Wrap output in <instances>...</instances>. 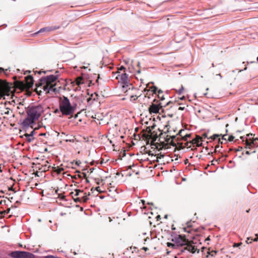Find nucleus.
Listing matches in <instances>:
<instances>
[{"label":"nucleus","instance_id":"obj_5","mask_svg":"<svg viewBox=\"0 0 258 258\" xmlns=\"http://www.w3.org/2000/svg\"><path fill=\"white\" fill-rule=\"evenodd\" d=\"M9 255L13 258H35L33 253L24 251H12Z\"/></svg>","mask_w":258,"mask_h":258},{"label":"nucleus","instance_id":"obj_51","mask_svg":"<svg viewBox=\"0 0 258 258\" xmlns=\"http://www.w3.org/2000/svg\"><path fill=\"white\" fill-rule=\"evenodd\" d=\"M184 98H185V97H184V96H182V97H181L180 98V100H183Z\"/></svg>","mask_w":258,"mask_h":258},{"label":"nucleus","instance_id":"obj_15","mask_svg":"<svg viewBox=\"0 0 258 258\" xmlns=\"http://www.w3.org/2000/svg\"><path fill=\"white\" fill-rule=\"evenodd\" d=\"M167 246L169 247H171L173 249H177L178 247L176 245V244L174 243H171V242H167Z\"/></svg>","mask_w":258,"mask_h":258},{"label":"nucleus","instance_id":"obj_29","mask_svg":"<svg viewBox=\"0 0 258 258\" xmlns=\"http://www.w3.org/2000/svg\"><path fill=\"white\" fill-rule=\"evenodd\" d=\"M183 90H184V88L182 86L181 88L178 90V94H180V95L181 94V93H182V91H183Z\"/></svg>","mask_w":258,"mask_h":258},{"label":"nucleus","instance_id":"obj_9","mask_svg":"<svg viewBox=\"0 0 258 258\" xmlns=\"http://www.w3.org/2000/svg\"><path fill=\"white\" fill-rule=\"evenodd\" d=\"M256 140H255V138H252L251 142L245 141V148L250 149L251 147H257L258 143Z\"/></svg>","mask_w":258,"mask_h":258},{"label":"nucleus","instance_id":"obj_52","mask_svg":"<svg viewBox=\"0 0 258 258\" xmlns=\"http://www.w3.org/2000/svg\"><path fill=\"white\" fill-rule=\"evenodd\" d=\"M0 70H1V71H5V70H4L3 68H0Z\"/></svg>","mask_w":258,"mask_h":258},{"label":"nucleus","instance_id":"obj_25","mask_svg":"<svg viewBox=\"0 0 258 258\" xmlns=\"http://www.w3.org/2000/svg\"><path fill=\"white\" fill-rule=\"evenodd\" d=\"M190 137V134H186L182 137V139L184 141H186L188 138Z\"/></svg>","mask_w":258,"mask_h":258},{"label":"nucleus","instance_id":"obj_57","mask_svg":"<svg viewBox=\"0 0 258 258\" xmlns=\"http://www.w3.org/2000/svg\"><path fill=\"white\" fill-rule=\"evenodd\" d=\"M140 62H138V67H140Z\"/></svg>","mask_w":258,"mask_h":258},{"label":"nucleus","instance_id":"obj_8","mask_svg":"<svg viewBox=\"0 0 258 258\" xmlns=\"http://www.w3.org/2000/svg\"><path fill=\"white\" fill-rule=\"evenodd\" d=\"M162 107L161 103L159 104H152L149 108V111L150 113H157Z\"/></svg>","mask_w":258,"mask_h":258},{"label":"nucleus","instance_id":"obj_11","mask_svg":"<svg viewBox=\"0 0 258 258\" xmlns=\"http://www.w3.org/2000/svg\"><path fill=\"white\" fill-rule=\"evenodd\" d=\"M26 86L28 88L32 87L34 83V80L32 76H28L25 77Z\"/></svg>","mask_w":258,"mask_h":258},{"label":"nucleus","instance_id":"obj_35","mask_svg":"<svg viewBox=\"0 0 258 258\" xmlns=\"http://www.w3.org/2000/svg\"><path fill=\"white\" fill-rule=\"evenodd\" d=\"M124 70H125V68L123 66H121L119 68H118L117 72H120V71Z\"/></svg>","mask_w":258,"mask_h":258},{"label":"nucleus","instance_id":"obj_21","mask_svg":"<svg viewBox=\"0 0 258 258\" xmlns=\"http://www.w3.org/2000/svg\"><path fill=\"white\" fill-rule=\"evenodd\" d=\"M34 132H35V131L33 130V131H32L30 133V134H26L25 135V136L26 137H33V135H34Z\"/></svg>","mask_w":258,"mask_h":258},{"label":"nucleus","instance_id":"obj_40","mask_svg":"<svg viewBox=\"0 0 258 258\" xmlns=\"http://www.w3.org/2000/svg\"><path fill=\"white\" fill-rule=\"evenodd\" d=\"M131 98L135 100L137 99V97H136V96H132Z\"/></svg>","mask_w":258,"mask_h":258},{"label":"nucleus","instance_id":"obj_28","mask_svg":"<svg viewBox=\"0 0 258 258\" xmlns=\"http://www.w3.org/2000/svg\"><path fill=\"white\" fill-rule=\"evenodd\" d=\"M234 139V136H232V135H231V136H230L229 137V138H228V140L229 142H231V141H233Z\"/></svg>","mask_w":258,"mask_h":258},{"label":"nucleus","instance_id":"obj_59","mask_svg":"<svg viewBox=\"0 0 258 258\" xmlns=\"http://www.w3.org/2000/svg\"><path fill=\"white\" fill-rule=\"evenodd\" d=\"M16 203H17V204H20V202H19V201H17L16 202Z\"/></svg>","mask_w":258,"mask_h":258},{"label":"nucleus","instance_id":"obj_24","mask_svg":"<svg viewBox=\"0 0 258 258\" xmlns=\"http://www.w3.org/2000/svg\"><path fill=\"white\" fill-rule=\"evenodd\" d=\"M62 170H63V169L62 168L57 167L55 171L58 174H59Z\"/></svg>","mask_w":258,"mask_h":258},{"label":"nucleus","instance_id":"obj_55","mask_svg":"<svg viewBox=\"0 0 258 258\" xmlns=\"http://www.w3.org/2000/svg\"><path fill=\"white\" fill-rule=\"evenodd\" d=\"M171 103L170 101L167 103L166 105H168Z\"/></svg>","mask_w":258,"mask_h":258},{"label":"nucleus","instance_id":"obj_1","mask_svg":"<svg viewBox=\"0 0 258 258\" xmlns=\"http://www.w3.org/2000/svg\"><path fill=\"white\" fill-rule=\"evenodd\" d=\"M43 111V108L41 105L29 107L26 111L27 116L22 122L23 126L28 127L33 124L36 120H38Z\"/></svg>","mask_w":258,"mask_h":258},{"label":"nucleus","instance_id":"obj_31","mask_svg":"<svg viewBox=\"0 0 258 258\" xmlns=\"http://www.w3.org/2000/svg\"><path fill=\"white\" fill-rule=\"evenodd\" d=\"M74 201L76 203L80 202L81 201V199L80 198H74Z\"/></svg>","mask_w":258,"mask_h":258},{"label":"nucleus","instance_id":"obj_46","mask_svg":"<svg viewBox=\"0 0 258 258\" xmlns=\"http://www.w3.org/2000/svg\"><path fill=\"white\" fill-rule=\"evenodd\" d=\"M225 136H226V135H223V136H222V140H226V139L224 138V137H225Z\"/></svg>","mask_w":258,"mask_h":258},{"label":"nucleus","instance_id":"obj_48","mask_svg":"<svg viewBox=\"0 0 258 258\" xmlns=\"http://www.w3.org/2000/svg\"><path fill=\"white\" fill-rule=\"evenodd\" d=\"M36 73H37L38 74H40L41 73V71H39V72H37V71H35V73L36 74Z\"/></svg>","mask_w":258,"mask_h":258},{"label":"nucleus","instance_id":"obj_45","mask_svg":"<svg viewBox=\"0 0 258 258\" xmlns=\"http://www.w3.org/2000/svg\"><path fill=\"white\" fill-rule=\"evenodd\" d=\"M5 114H10V112L9 110H8L7 111L5 112Z\"/></svg>","mask_w":258,"mask_h":258},{"label":"nucleus","instance_id":"obj_60","mask_svg":"<svg viewBox=\"0 0 258 258\" xmlns=\"http://www.w3.org/2000/svg\"><path fill=\"white\" fill-rule=\"evenodd\" d=\"M189 224V222L187 223V226L188 227H189L190 226V225Z\"/></svg>","mask_w":258,"mask_h":258},{"label":"nucleus","instance_id":"obj_6","mask_svg":"<svg viewBox=\"0 0 258 258\" xmlns=\"http://www.w3.org/2000/svg\"><path fill=\"white\" fill-rule=\"evenodd\" d=\"M171 241L174 242L178 248L187 245L188 243V239L185 238V236L182 235H178L176 236L173 237Z\"/></svg>","mask_w":258,"mask_h":258},{"label":"nucleus","instance_id":"obj_62","mask_svg":"<svg viewBox=\"0 0 258 258\" xmlns=\"http://www.w3.org/2000/svg\"><path fill=\"white\" fill-rule=\"evenodd\" d=\"M212 65V67H215V65H214V63H213Z\"/></svg>","mask_w":258,"mask_h":258},{"label":"nucleus","instance_id":"obj_36","mask_svg":"<svg viewBox=\"0 0 258 258\" xmlns=\"http://www.w3.org/2000/svg\"><path fill=\"white\" fill-rule=\"evenodd\" d=\"M241 244H242L241 243H234L233 246L234 247H237V246H239V245H241Z\"/></svg>","mask_w":258,"mask_h":258},{"label":"nucleus","instance_id":"obj_49","mask_svg":"<svg viewBox=\"0 0 258 258\" xmlns=\"http://www.w3.org/2000/svg\"><path fill=\"white\" fill-rule=\"evenodd\" d=\"M45 135H46L45 133H41L40 134V136H45Z\"/></svg>","mask_w":258,"mask_h":258},{"label":"nucleus","instance_id":"obj_39","mask_svg":"<svg viewBox=\"0 0 258 258\" xmlns=\"http://www.w3.org/2000/svg\"><path fill=\"white\" fill-rule=\"evenodd\" d=\"M158 95H160V94H162L163 93V91L161 89H159V90H158Z\"/></svg>","mask_w":258,"mask_h":258},{"label":"nucleus","instance_id":"obj_12","mask_svg":"<svg viewBox=\"0 0 258 258\" xmlns=\"http://www.w3.org/2000/svg\"><path fill=\"white\" fill-rule=\"evenodd\" d=\"M59 28V26H51V27H44V28L40 29L39 30V31L37 32V33H41V32H45V31L49 32V31L56 30V29H58Z\"/></svg>","mask_w":258,"mask_h":258},{"label":"nucleus","instance_id":"obj_47","mask_svg":"<svg viewBox=\"0 0 258 258\" xmlns=\"http://www.w3.org/2000/svg\"><path fill=\"white\" fill-rule=\"evenodd\" d=\"M178 109L179 110H183L184 109V107H179Z\"/></svg>","mask_w":258,"mask_h":258},{"label":"nucleus","instance_id":"obj_2","mask_svg":"<svg viewBox=\"0 0 258 258\" xmlns=\"http://www.w3.org/2000/svg\"><path fill=\"white\" fill-rule=\"evenodd\" d=\"M57 79L58 76L53 75L42 77L39 80V86H43V89L46 93L56 92L57 90L55 86Z\"/></svg>","mask_w":258,"mask_h":258},{"label":"nucleus","instance_id":"obj_54","mask_svg":"<svg viewBox=\"0 0 258 258\" xmlns=\"http://www.w3.org/2000/svg\"><path fill=\"white\" fill-rule=\"evenodd\" d=\"M137 73L140 74L141 73V70H138Z\"/></svg>","mask_w":258,"mask_h":258},{"label":"nucleus","instance_id":"obj_50","mask_svg":"<svg viewBox=\"0 0 258 258\" xmlns=\"http://www.w3.org/2000/svg\"><path fill=\"white\" fill-rule=\"evenodd\" d=\"M3 172V170L2 169V166H1V164H0V172Z\"/></svg>","mask_w":258,"mask_h":258},{"label":"nucleus","instance_id":"obj_20","mask_svg":"<svg viewBox=\"0 0 258 258\" xmlns=\"http://www.w3.org/2000/svg\"><path fill=\"white\" fill-rule=\"evenodd\" d=\"M10 210H11L9 208L7 210L1 211L0 213L1 215L8 214L10 212Z\"/></svg>","mask_w":258,"mask_h":258},{"label":"nucleus","instance_id":"obj_42","mask_svg":"<svg viewBox=\"0 0 258 258\" xmlns=\"http://www.w3.org/2000/svg\"><path fill=\"white\" fill-rule=\"evenodd\" d=\"M99 188H100L99 186H98V187H96V190H97L98 191L100 192Z\"/></svg>","mask_w":258,"mask_h":258},{"label":"nucleus","instance_id":"obj_18","mask_svg":"<svg viewBox=\"0 0 258 258\" xmlns=\"http://www.w3.org/2000/svg\"><path fill=\"white\" fill-rule=\"evenodd\" d=\"M208 254L211 255L212 256H215L217 254V251L212 250L210 252H208Z\"/></svg>","mask_w":258,"mask_h":258},{"label":"nucleus","instance_id":"obj_33","mask_svg":"<svg viewBox=\"0 0 258 258\" xmlns=\"http://www.w3.org/2000/svg\"><path fill=\"white\" fill-rule=\"evenodd\" d=\"M26 139L28 142H31L34 139V138L32 137H26Z\"/></svg>","mask_w":258,"mask_h":258},{"label":"nucleus","instance_id":"obj_41","mask_svg":"<svg viewBox=\"0 0 258 258\" xmlns=\"http://www.w3.org/2000/svg\"><path fill=\"white\" fill-rule=\"evenodd\" d=\"M71 194L72 195L73 198H74L75 196V192H72Z\"/></svg>","mask_w":258,"mask_h":258},{"label":"nucleus","instance_id":"obj_30","mask_svg":"<svg viewBox=\"0 0 258 258\" xmlns=\"http://www.w3.org/2000/svg\"><path fill=\"white\" fill-rule=\"evenodd\" d=\"M255 236H257V238H251V242L253 241H257L258 240V234H255Z\"/></svg>","mask_w":258,"mask_h":258},{"label":"nucleus","instance_id":"obj_19","mask_svg":"<svg viewBox=\"0 0 258 258\" xmlns=\"http://www.w3.org/2000/svg\"><path fill=\"white\" fill-rule=\"evenodd\" d=\"M83 191L80 190V189H76L75 190V196L77 197L79 195L80 192H82Z\"/></svg>","mask_w":258,"mask_h":258},{"label":"nucleus","instance_id":"obj_4","mask_svg":"<svg viewBox=\"0 0 258 258\" xmlns=\"http://www.w3.org/2000/svg\"><path fill=\"white\" fill-rule=\"evenodd\" d=\"M117 76L115 78L118 80V82L121 84H123L122 88L123 90L127 91V88L130 89V87H132V85L130 83L128 77V75L125 73L120 74V72H117L116 73Z\"/></svg>","mask_w":258,"mask_h":258},{"label":"nucleus","instance_id":"obj_16","mask_svg":"<svg viewBox=\"0 0 258 258\" xmlns=\"http://www.w3.org/2000/svg\"><path fill=\"white\" fill-rule=\"evenodd\" d=\"M157 90V88L156 86H152L150 88L149 90H147V89H145L144 90V91L146 92V91H151L153 93V94H156Z\"/></svg>","mask_w":258,"mask_h":258},{"label":"nucleus","instance_id":"obj_22","mask_svg":"<svg viewBox=\"0 0 258 258\" xmlns=\"http://www.w3.org/2000/svg\"><path fill=\"white\" fill-rule=\"evenodd\" d=\"M88 200V198L86 195L83 196L82 198V199H81V201H82L84 203L87 202V201Z\"/></svg>","mask_w":258,"mask_h":258},{"label":"nucleus","instance_id":"obj_17","mask_svg":"<svg viewBox=\"0 0 258 258\" xmlns=\"http://www.w3.org/2000/svg\"><path fill=\"white\" fill-rule=\"evenodd\" d=\"M82 78L81 77H78L76 80V84L78 86H80L81 84H83Z\"/></svg>","mask_w":258,"mask_h":258},{"label":"nucleus","instance_id":"obj_44","mask_svg":"<svg viewBox=\"0 0 258 258\" xmlns=\"http://www.w3.org/2000/svg\"><path fill=\"white\" fill-rule=\"evenodd\" d=\"M143 249H144L145 251H147L148 249L147 247H143Z\"/></svg>","mask_w":258,"mask_h":258},{"label":"nucleus","instance_id":"obj_27","mask_svg":"<svg viewBox=\"0 0 258 258\" xmlns=\"http://www.w3.org/2000/svg\"><path fill=\"white\" fill-rule=\"evenodd\" d=\"M9 91H7V92H6L4 93V95H3L2 97H0V99H1V98H2V97H3V96H4L6 94V93H7ZM6 104H6V102H5V104H3V103H0V105H3V106H4V107H6Z\"/></svg>","mask_w":258,"mask_h":258},{"label":"nucleus","instance_id":"obj_23","mask_svg":"<svg viewBox=\"0 0 258 258\" xmlns=\"http://www.w3.org/2000/svg\"><path fill=\"white\" fill-rule=\"evenodd\" d=\"M222 147L221 146H220L219 145H218L216 146L215 147V152H220V150L221 148H222Z\"/></svg>","mask_w":258,"mask_h":258},{"label":"nucleus","instance_id":"obj_14","mask_svg":"<svg viewBox=\"0 0 258 258\" xmlns=\"http://www.w3.org/2000/svg\"><path fill=\"white\" fill-rule=\"evenodd\" d=\"M254 135H253L252 134H248L246 135V140H244V137H240V139L242 140V142H245V141H248L249 142H251L252 140V138H253L252 137V136H253Z\"/></svg>","mask_w":258,"mask_h":258},{"label":"nucleus","instance_id":"obj_32","mask_svg":"<svg viewBox=\"0 0 258 258\" xmlns=\"http://www.w3.org/2000/svg\"><path fill=\"white\" fill-rule=\"evenodd\" d=\"M246 242L247 244L251 243V237H248V238H247V239H246Z\"/></svg>","mask_w":258,"mask_h":258},{"label":"nucleus","instance_id":"obj_53","mask_svg":"<svg viewBox=\"0 0 258 258\" xmlns=\"http://www.w3.org/2000/svg\"><path fill=\"white\" fill-rule=\"evenodd\" d=\"M167 217H168V215H166L164 216V218L167 219Z\"/></svg>","mask_w":258,"mask_h":258},{"label":"nucleus","instance_id":"obj_34","mask_svg":"<svg viewBox=\"0 0 258 258\" xmlns=\"http://www.w3.org/2000/svg\"><path fill=\"white\" fill-rule=\"evenodd\" d=\"M184 132V130H181L179 131V133H178V135H180V136H181V137L182 138L183 136H182V132Z\"/></svg>","mask_w":258,"mask_h":258},{"label":"nucleus","instance_id":"obj_13","mask_svg":"<svg viewBox=\"0 0 258 258\" xmlns=\"http://www.w3.org/2000/svg\"><path fill=\"white\" fill-rule=\"evenodd\" d=\"M201 141H202V138L197 136L196 138L192 139L189 143L192 144H196L198 147H200L202 145V143H200Z\"/></svg>","mask_w":258,"mask_h":258},{"label":"nucleus","instance_id":"obj_38","mask_svg":"<svg viewBox=\"0 0 258 258\" xmlns=\"http://www.w3.org/2000/svg\"><path fill=\"white\" fill-rule=\"evenodd\" d=\"M65 140L66 142H70L74 141L73 139H66Z\"/></svg>","mask_w":258,"mask_h":258},{"label":"nucleus","instance_id":"obj_43","mask_svg":"<svg viewBox=\"0 0 258 258\" xmlns=\"http://www.w3.org/2000/svg\"><path fill=\"white\" fill-rule=\"evenodd\" d=\"M245 154L247 155H249L250 154V152L248 151H247L245 152Z\"/></svg>","mask_w":258,"mask_h":258},{"label":"nucleus","instance_id":"obj_7","mask_svg":"<svg viewBox=\"0 0 258 258\" xmlns=\"http://www.w3.org/2000/svg\"><path fill=\"white\" fill-rule=\"evenodd\" d=\"M10 90V88L7 82L0 80V97L4 95V93Z\"/></svg>","mask_w":258,"mask_h":258},{"label":"nucleus","instance_id":"obj_3","mask_svg":"<svg viewBox=\"0 0 258 258\" xmlns=\"http://www.w3.org/2000/svg\"><path fill=\"white\" fill-rule=\"evenodd\" d=\"M77 104H71L67 97L63 96L59 98V108L60 112L64 115H72L75 112Z\"/></svg>","mask_w":258,"mask_h":258},{"label":"nucleus","instance_id":"obj_26","mask_svg":"<svg viewBox=\"0 0 258 258\" xmlns=\"http://www.w3.org/2000/svg\"><path fill=\"white\" fill-rule=\"evenodd\" d=\"M220 135H218V134H215L213 136H212V137H210L211 139H212V140H215L216 138H218Z\"/></svg>","mask_w":258,"mask_h":258},{"label":"nucleus","instance_id":"obj_63","mask_svg":"<svg viewBox=\"0 0 258 258\" xmlns=\"http://www.w3.org/2000/svg\"><path fill=\"white\" fill-rule=\"evenodd\" d=\"M255 140H256L257 141H258V138H255Z\"/></svg>","mask_w":258,"mask_h":258},{"label":"nucleus","instance_id":"obj_10","mask_svg":"<svg viewBox=\"0 0 258 258\" xmlns=\"http://www.w3.org/2000/svg\"><path fill=\"white\" fill-rule=\"evenodd\" d=\"M189 243L190 242L188 240L187 245H185V246H186V247L184 249H182L181 250V252H183L184 250L186 249L193 253L196 252V251L197 250V248L195 247V246L190 244Z\"/></svg>","mask_w":258,"mask_h":258},{"label":"nucleus","instance_id":"obj_64","mask_svg":"<svg viewBox=\"0 0 258 258\" xmlns=\"http://www.w3.org/2000/svg\"><path fill=\"white\" fill-rule=\"evenodd\" d=\"M169 126V125H165V127H168Z\"/></svg>","mask_w":258,"mask_h":258},{"label":"nucleus","instance_id":"obj_58","mask_svg":"<svg viewBox=\"0 0 258 258\" xmlns=\"http://www.w3.org/2000/svg\"><path fill=\"white\" fill-rule=\"evenodd\" d=\"M175 136H172V139H175Z\"/></svg>","mask_w":258,"mask_h":258},{"label":"nucleus","instance_id":"obj_56","mask_svg":"<svg viewBox=\"0 0 258 258\" xmlns=\"http://www.w3.org/2000/svg\"><path fill=\"white\" fill-rule=\"evenodd\" d=\"M203 136H204L205 138L207 137V134H204Z\"/></svg>","mask_w":258,"mask_h":258},{"label":"nucleus","instance_id":"obj_37","mask_svg":"<svg viewBox=\"0 0 258 258\" xmlns=\"http://www.w3.org/2000/svg\"><path fill=\"white\" fill-rule=\"evenodd\" d=\"M158 98L159 99H160L161 100H163L165 99L163 95H162V96H160V95H158Z\"/></svg>","mask_w":258,"mask_h":258},{"label":"nucleus","instance_id":"obj_61","mask_svg":"<svg viewBox=\"0 0 258 258\" xmlns=\"http://www.w3.org/2000/svg\"><path fill=\"white\" fill-rule=\"evenodd\" d=\"M218 75L219 76V77H220L221 78H222V76L220 74H218Z\"/></svg>","mask_w":258,"mask_h":258}]
</instances>
